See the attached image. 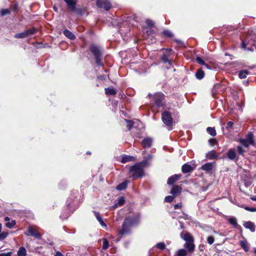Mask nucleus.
<instances>
[{"label": "nucleus", "mask_w": 256, "mask_h": 256, "mask_svg": "<svg viewBox=\"0 0 256 256\" xmlns=\"http://www.w3.org/2000/svg\"><path fill=\"white\" fill-rule=\"evenodd\" d=\"M25 31L27 35V36H29L37 33L38 32V29L36 28L32 27L26 30Z\"/></svg>", "instance_id": "nucleus-28"}, {"label": "nucleus", "mask_w": 256, "mask_h": 256, "mask_svg": "<svg viewBox=\"0 0 256 256\" xmlns=\"http://www.w3.org/2000/svg\"><path fill=\"white\" fill-rule=\"evenodd\" d=\"M182 188L181 186L178 185H174L172 188L170 190V194L174 196H176L180 194L182 192Z\"/></svg>", "instance_id": "nucleus-15"}, {"label": "nucleus", "mask_w": 256, "mask_h": 256, "mask_svg": "<svg viewBox=\"0 0 256 256\" xmlns=\"http://www.w3.org/2000/svg\"><path fill=\"white\" fill-rule=\"evenodd\" d=\"M238 142L246 148H248L250 145L254 146V134L252 132H249L246 138H240L238 140Z\"/></svg>", "instance_id": "nucleus-7"}, {"label": "nucleus", "mask_w": 256, "mask_h": 256, "mask_svg": "<svg viewBox=\"0 0 256 256\" xmlns=\"http://www.w3.org/2000/svg\"><path fill=\"white\" fill-rule=\"evenodd\" d=\"M244 210H246L251 212H256V208H251L248 206H245L244 207Z\"/></svg>", "instance_id": "nucleus-50"}, {"label": "nucleus", "mask_w": 256, "mask_h": 256, "mask_svg": "<svg viewBox=\"0 0 256 256\" xmlns=\"http://www.w3.org/2000/svg\"><path fill=\"white\" fill-rule=\"evenodd\" d=\"M250 199L254 201H256V197H252L250 198Z\"/></svg>", "instance_id": "nucleus-64"}, {"label": "nucleus", "mask_w": 256, "mask_h": 256, "mask_svg": "<svg viewBox=\"0 0 256 256\" xmlns=\"http://www.w3.org/2000/svg\"><path fill=\"white\" fill-rule=\"evenodd\" d=\"M180 236L181 238L186 241V243L184 245L185 249L178 250L176 253L177 256H186L187 252L190 254L193 253L195 249L194 236L187 232H184V234L182 233Z\"/></svg>", "instance_id": "nucleus-1"}, {"label": "nucleus", "mask_w": 256, "mask_h": 256, "mask_svg": "<svg viewBox=\"0 0 256 256\" xmlns=\"http://www.w3.org/2000/svg\"><path fill=\"white\" fill-rule=\"evenodd\" d=\"M125 198L124 196H120L118 200V202L114 205L115 207L118 206H122L125 202Z\"/></svg>", "instance_id": "nucleus-36"}, {"label": "nucleus", "mask_w": 256, "mask_h": 256, "mask_svg": "<svg viewBox=\"0 0 256 256\" xmlns=\"http://www.w3.org/2000/svg\"><path fill=\"white\" fill-rule=\"evenodd\" d=\"M63 34L65 36L70 39V40H74L76 38L75 35L68 30H64L63 32Z\"/></svg>", "instance_id": "nucleus-23"}, {"label": "nucleus", "mask_w": 256, "mask_h": 256, "mask_svg": "<svg viewBox=\"0 0 256 256\" xmlns=\"http://www.w3.org/2000/svg\"><path fill=\"white\" fill-rule=\"evenodd\" d=\"M237 151L240 155H243L244 153H245L246 152L244 150L242 146H237Z\"/></svg>", "instance_id": "nucleus-45"}, {"label": "nucleus", "mask_w": 256, "mask_h": 256, "mask_svg": "<svg viewBox=\"0 0 256 256\" xmlns=\"http://www.w3.org/2000/svg\"><path fill=\"white\" fill-rule=\"evenodd\" d=\"M148 98L157 108L166 106V96L162 92H157L154 94H148Z\"/></svg>", "instance_id": "nucleus-3"}, {"label": "nucleus", "mask_w": 256, "mask_h": 256, "mask_svg": "<svg viewBox=\"0 0 256 256\" xmlns=\"http://www.w3.org/2000/svg\"><path fill=\"white\" fill-rule=\"evenodd\" d=\"M206 240L208 244H212L214 242V238L213 236H210L207 238Z\"/></svg>", "instance_id": "nucleus-47"}, {"label": "nucleus", "mask_w": 256, "mask_h": 256, "mask_svg": "<svg viewBox=\"0 0 256 256\" xmlns=\"http://www.w3.org/2000/svg\"><path fill=\"white\" fill-rule=\"evenodd\" d=\"M228 158L230 160H234L236 158V153L233 148L230 149L227 153Z\"/></svg>", "instance_id": "nucleus-24"}, {"label": "nucleus", "mask_w": 256, "mask_h": 256, "mask_svg": "<svg viewBox=\"0 0 256 256\" xmlns=\"http://www.w3.org/2000/svg\"><path fill=\"white\" fill-rule=\"evenodd\" d=\"M228 222L230 224L232 225L234 228H238V230H240L241 231H242V227L238 224L236 219L235 218H230L228 219Z\"/></svg>", "instance_id": "nucleus-22"}, {"label": "nucleus", "mask_w": 256, "mask_h": 256, "mask_svg": "<svg viewBox=\"0 0 256 256\" xmlns=\"http://www.w3.org/2000/svg\"><path fill=\"white\" fill-rule=\"evenodd\" d=\"M234 123L232 121H228L226 123V128L227 129L232 128Z\"/></svg>", "instance_id": "nucleus-51"}, {"label": "nucleus", "mask_w": 256, "mask_h": 256, "mask_svg": "<svg viewBox=\"0 0 256 256\" xmlns=\"http://www.w3.org/2000/svg\"><path fill=\"white\" fill-rule=\"evenodd\" d=\"M109 247V242L108 240L106 238H102V249L106 250Z\"/></svg>", "instance_id": "nucleus-39"}, {"label": "nucleus", "mask_w": 256, "mask_h": 256, "mask_svg": "<svg viewBox=\"0 0 256 256\" xmlns=\"http://www.w3.org/2000/svg\"><path fill=\"white\" fill-rule=\"evenodd\" d=\"M94 214L95 216L96 217L97 220L100 222V224L102 226H106V223L103 221L102 218L100 214V212L96 211L94 210Z\"/></svg>", "instance_id": "nucleus-26"}, {"label": "nucleus", "mask_w": 256, "mask_h": 256, "mask_svg": "<svg viewBox=\"0 0 256 256\" xmlns=\"http://www.w3.org/2000/svg\"><path fill=\"white\" fill-rule=\"evenodd\" d=\"M214 168V164L212 162H207L202 166L200 169L207 172H210Z\"/></svg>", "instance_id": "nucleus-18"}, {"label": "nucleus", "mask_w": 256, "mask_h": 256, "mask_svg": "<svg viewBox=\"0 0 256 256\" xmlns=\"http://www.w3.org/2000/svg\"><path fill=\"white\" fill-rule=\"evenodd\" d=\"M209 144L212 146H214L218 143V141L215 138H210L208 140Z\"/></svg>", "instance_id": "nucleus-49"}, {"label": "nucleus", "mask_w": 256, "mask_h": 256, "mask_svg": "<svg viewBox=\"0 0 256 256\" xmlns=\"http://www.w3.org/2000/svg\"><path fill=\"white\" fill-rule=\"evenodd\" d=\"M124 220L130 226H132L138 224L140 222V216L138 214H133L132 216H126Z\"/></svg>", "instance_id": "nucleus-9"}, {"label": "nucleus", "mask_w": 256, "mask_h": 256, "mask_svg": "<svg viewBox=\"0 0 256 256\" xmlns=\"http://www.w3.org/2000/svg\"><path fill=\"white\" fill-rule=\"evenodd\" d=\"M89 50L94 56L95 63L97 66H103V52L102 48L98 45L92 44H90L89 46Z\"/></svg>", "instance_id": "nucleus-2"}, {"label": "nucleus", "mask_w": 256, "mask_h": 256, "mask_svg": "<svg viewBox=\"0 0 256 256\" xmlns=\"http://www.w3.org/2000/svg\"><path fill=\"white\" fill-rule=\"evenodd\" d=\"M18 256H26V250L24 246H21L19 250L18 251Z\"/></svg>", "instance_id": "nucleus-33"}, {"label": "nucleus", "mask_w": 256, "mask_h": 256, "mask_svg": "<svg viewBox=\"0 0 256 256\" xmlns=\"http://www.w3.org/2000/svg\"><path fill=\"white\" fill-rule=\"evenodd\" d=\"M196 62L202 66H204L208 69H210V66L208 64H206L205 62L200 57L197 56L196 58Z\"/></svg>", "instance_id": "nucleus-31"}, {"label": "nucleus", "mask_w": 256, "mask_h": 256, "mask_svg": "<svg viewBox=\"0 0 256 256\" xmlns=\"http://www.w3.org/2000/svg\"><path fill=\"white\" fill-rule=\"evenodd\" d=\"M148 34V35H149L150 34L152 33H153L154 32V30H147L146 31H145Z\"/></svg>", "instance_id": "nucleus-59"}, {"label": "nucleus", "mask_w": 256, "mask_h": 256, "mask_svg": "<svg viewBox=\"0 0 256 256\" xmlns=\"http://www.w3.org/2000/svg\"><path fill=\"white\" fill-rule=\"evenodd\" d=\"M207 132L212 136H214L216 134V130L214 128L208 127L206 128Z\"/></svg>", "instance_id": "nucleus-35"}, {"label": "nucleus", "mask_w": 256, "mask_h": 256, "mask_svg": "<svg viewBox=\"0 0 256 256\" xmlns=\"http://www.w3.org/2000/svg\"><path fill=\"white\" fill-rule=\"evenodd\" d=\"M156 248L160 250H164L166 248V244L164 243L160 242L156 244Z\"/></svg>", "instance_id": "nucleus-43"}, {"label": "nucleus", "mask_w": 256, "mask_h": 256, "mask_svg": "<svg viewBox=\"0 0 256 256\" xmlns=\"http://www.w3.org/2000/svg\"><path fill=\"white\" fill-rule=\"evenodd\" d=\"M245 228L249 229L252 232L256 230V226L254 224L250 221L245 222L243 224Z\"/></svg>", "instance_id": "nucleus-17"}, {"label": "nucleus", "mask_w": 256, "mask_h": 256, "mask_svg": "<svg viewBox=\"0 0 256 256\" xmlns=\"http://www.w3.org/2000/svg\"><path fill=\"white\" fill-rule=\"evenodd\" d=\"M66 3L68 9L73 12H76V14L82 16L84 14V10L82 8H76L78 0H64Z\"/></svg>", "instance_id": "nucleus-5"}, {"label": "nucleus", "mask_w": 256, "mask_h": 256, "mask_svg": "<svg viewBox=\"0 0 256 256\" xmlns=\"http://www.w3.org/2000/svg\"><path fill=\"white\" fill-rule=\"evenodd\" d=\"M136 160V158L133 156L124 155L121 160V162L123 164H126L130 162H134Z\"/></svg>", "instance_id": "nucleus-20"}, {"label": "nucleus", "mask_w": 256, "mask_h": 256, "mask_svg": "<svg viewBox=\"0 0 256 256\" xmlns=\"http://www.w3.org/2000/svg\"><path fill=\"white\" fill-rule=\"evenodd\" d=\"M162 120L164 124L167 126H171L172 124V118L171 113L168 110L162 112Z\"/></svg>", "instance_id": "nucleus-8"}, {"label": "nucleus", "mask_w": 256, "mask_h": 256, "mask_svg": "<svg viewBox=\"0 0 256 256\" xmlns=\"http://www.w3.org/2000/svg\"><path fill=\"white\" fill-rule=\"evenodd\" d=\"M161 35L166 38H172L173 37V34L168 30H164L162 33Z\"/></svg>", "instance_id": "nucleus-29"}, {"label": "nucleus", "mask_w": 256, "mask_h": 256, "mask_svg": "<svg viewBox=\"0 0 256 256\" xmlns=\"http://www.w3.org/2000/svg\"><path fill=\"white\" fill-rule=\"evenodd\" d=\"M8 235V232H2L0 234V240L5 239Z\"/></svg>", "instance_id": "nucleus-48"}, {"label": "nucleus", "mask_w": 256, "mask_h": 256, "mask_svg": "<svg viewBox=\"0 0 256 256\" xmlns=\"http://www.w3.org/2000/svg\"><path fill=\"white\" fill-rule=\"evenodd\" d=\"M128 180H124L122 182L117 185L116 189L118 190H126L128 187Z\"/></svg>", "instance_id": "nucleus-25"}, {"label": "nucleus", "mask_w": 256, "mask_h": 256, "mask_svg": "<svg viewBox=\"0 0 256 256\" xmlns=\"http://www.w3.org/2000/svg\"><path fill=\"white\" fill-rule=\"evenodd\" d=\"M148 160L144 159L142 161L136 163L138 166H139L140 168H142L144 169V167H146L148 165Z\"/></svg>", "instance_id": "nucleus-38"}, {"label": "nucleus", "mask_w": 256, "mask_h": 256, "mask_svg": "<svg viewBox=\"0 0 256 256\" xmlns=\"http://www.w3.org/2000/svg\"><path fill=\"white\" fill-rule=\"evenodd\" d=\"M54 256H64V254L60 252H57Z\"/></svg>", "instance_id": "nucleus-58"}, {"label": "nucleus", "mask_w": 256, "mask_h": 256, "mask_svg": "<svg viewBox=\"0 0 256 256\" xmlns=\"http://www.w3.org/2000/svg\"><path fill=\"white\" fill-rule=\"evenodd\" d=\"M16 224V222L14 220H12L11 222H8L6 224V226L9 228H12Z\"/></svg>", "instance_id": "nucleus-41"}, {"label": "nucleus", "mask_w": 256, "mask_h": 256, "mask_svg": "<svg viewBox=\"0 0 256 256\" xmlns=\"http://www.w3.org/2000/svg\"><path fill=\"white\" fill-rule=\"evenodd\" d=\"M64 185H65L64 184H63L62 182H60L59 184V188H62L64 187Z\"/></svg>", "instance_id": "nucleus-61"}, {"label": "nucleus", "mask_w": 256, "mask_h": 256, "mask_svg": "<svg viewBox=\"0 0 256 256\" xmlns=\"http://www.w3.org/2000/svg\"><path fill=\"white\" fill-rule=\"evenodd\" d=\"M66 208L68 210H70L72 208V206L70 202H68L66 204Z\"/></svg>", "instance_id": "nucleus-60"}, {"label": "nucleus", "mask_w": 256, "mask_h": 256, "mask_svg": "<svg viewBox=\"0 0 256 256\" xmlns=\"http://www.w3.org/2000/svg\"><path fill=\"white\" fill-rule=\"evenodd\" d=\"M10 14V12L8 9H2L0 10V15L1 16H4L6 15Z\"/></svg>", "instance_id": "nucleus-44"}, {"label": "nucleus", "mask_w": 256, "mask_h": 256, "mask_svg": "<svg viewBox=\"0 0 256 256\" xmlns=\"http://www.w3.org/2000/svg\"><path fill=\"white\" fill-rule=\"evenodd\" d=\"M18 9V4L17 2H15L13 6L12 10L14 12H17Z\"/></svg>", "instance_id": "nucleus-54"}, {"label": "nucleus", "mask_w": 256, "mask_h": 256, "mask_svg": "<svg viewBox=\"0 0 256 256\" xmlns=\"http://www.w3.org/2000/svg\"><path fill=\"white\" fill-rule=\"evenodd\" d=\"M240 246L246 252H248L249 251V246L246 242L244 240L240 241Z\"/></svg>", "instance_id": "nucleus-34"}, {"label": "nucleus", "mask_w": 256, "mask_h": 256, "mask_svg": "<svg viewBox=\"0 0 256 256\" xmlns=\"http://www.w3.org/2000/svg\"><path fill=\"white\" fill-rule=\"evenodd\" d=\"M14 37L16 38H24L28 37L26 31L16 34Z\"/></svg>", "instance_id": "nucleus-37"}, {"label": "nucleus", "mask_w": 256, "mask_h": 256, "mask_svg": "<svg viewBox=\"0 0 256 256\" xmlns=\"http://www.w3.org/2000/svg\"><path fill=\"white\" fill-rule=\"evenodd\" d=\"M24 234L26 236H33L38 240L42 238L40 234L33 226H29L26 230V232H24Z\"/></svg>", "instance_id": "nucleus-10"}, {"label": "nucleus", "mask_w": 256, "mask_h": 256, "mask_svg": "<svg viewBox=\"0 0 256 256\" xmlns=\"http://www.w3.org/2000/svg\"><path fill=\"white\" fill-rule=\"evenodd\" d=\"M12 251L8 252H4L0 254V256H12Z\"/></svg>", "instance_id": "nucleus-52"}, {"label": "nucleus", "mask_w": 256, "mask_h": 256, "mask_svg": "<svg viewBox=\"0 0 256 256\" xmlns=\"http://www.w3.org/2000/svg\"><path fill=\"white\" fill-rule=\"evenodd\" d=\"M130 228L131 226L124 220L122 224V228L118 230V234L120 235L128 234L130 232Z\"/></svg>", "instance_id": "nucleus-13"}, {"label": "nucleus", "mask_w": 256, "mask_h": 256, "mask_svg": "<svg viewBox=\"0 0 256 256\" xmlns=\"http://www.w3.org/2000/svg\"><path fill=\"white\" fill-rule=\"evenodd\" d=\"M174 198H175V196H166L164 198V201L167 202H171L173 201Z\"/></svg>", "instance_id": "nucleus-46"}, {"label": "nucleus", "mask_w": 256, "mask_h": 256, "mask_svg": "<svg viewBox=\"0 0 256 256\" xmlns=\"http://www.w3.org/2000/svg\"><path fill=\"white\" fill-rule=\"evenodd\" d=\"M256 42V36L251 32L247 36L246 38L242 42V48H246L248 44H251L252 46H254L253 42Z\"/></svg>", "instance_id": "nucleus-11"}, {"label": "nucleus", "mask_w": 256, "mask_h": 256, "mask_svg": "<svg viewBox=\"0 0 256 256\" xmlns=\"http://www.w3.org/2000/svg\"><path fill=\"white\" fill-rule=\"evenodd\" d=\"M105 94L108 96H114L116 94V90L114 88H105Z\"/></svg>", "instance_id": "nucleus-27"}, {"label": "nucleus", "mask_w": 256, "mask_h": 256, "mask_svg": "<svg viewBox=\"0 0 256 256\" xmlns=\"http://www.w3.org/2000/svg\"><path fill=\"white\" fill-rule=\"evenodd\" d=\"M204 248L205 245H204V244H200L198 246L199 250L201 252H204Z\"/></svg>", "instance_id": "nucleus-53"}, {"label": "nucleus", "mask_w": 256, "mask_h": 256, "mask_svg": "<svg viewBox=\"0 0 256 256\" xmlns=\"http://www.w3.org/2000/svg\"><path fill=\"white\" fill-rule=\"evenodd\" d=\"M174 210L180 209L182 208V205L179 204H176L174 206Z\"/></svg>", "instance_id": "nucleus-57"}, {"label": "nucleus", "mask_w": 256, "mask_h": 256, "mask_svg": "<svg viewBox=\"0 0 256 256\" xmlns=\"http://www.w3.org/2000/svg\"><path fill=\"white\" fill-rule=\"evenodd\" d=\"M234 66H238V67L240 68H242L244 66L243 64H241V63L239 64L238 62H234Z\"/></svg>", "instance_id": "nucleus-56"}, {"label": "nucleus", "mask_w": 256, "mask_h": 256, "mask_svg": "<svg viewBox=\"0 0 256 256\" xmlns=\"http://www.w3.org/2000/svg\"><path fill=\"white\" fill-rule=\"evenodd\" d=\"M206 157L208 160H215L218 158V155L214 150H210L206 154Z\"/></svg>", "instance_id": "nucleus-21"}, {"label": "nucleus", "mask_w": 256, "mask_h": 256, "mask_svg": "<svg viewBox=\"0 0 256 256\" xmlns=\"http://www.w3.org/2000/svg\"><path fill=\"white\" fill-rule=\"evenodd\" d=\"M146 23L147 25V26L150 28H152L154 27V21L150 19H146Z\"/></svg>", "instance_id": "nucleus-42"}, {"label": "nucleus", "mask_w": 256, "mask_h": 256, "mask_svg": "<svg viewBox=\"0 0 256 256\" xmlns=\"http://www.w3.org/2000/svg\"><path fill=\"white\" fill-rule=\"evenodd\" d=\"M10 220V218L8 216H6L4 218L5 221H8Z\"/></svg>", "instance_id": "nucleus-62"}, {"label": "nucleus", "mask_w": 256, "mask_h": 256, "mask_svg": "<svg viewBox=\"0 0 256 256\" xmlns=\"http://www.w3.org/2000/svg\"><path fill=\"white\" fill-rule=\"evenodd\" d=\"M152 140L150 138H146L141 142L142 146L144 148H149L152 145Z\"/></svg>", "instance_id": "nucleus-16"}, {"label": "nucleus", "mask_w": 256, "mask_h": 256, "mask_svg": "<svg viewBox=\"0 0 256 256\" xmlns=\"http://www.w3.org/2000/svg\"><path fill=\"white\" fill-rule=\"evenodd\" d=\"M194 168L190 164H185L182 166V172L184 174L190 172H192Z\"/></svg>", "instance_id": "nucleus-19"}, {"label": "nucleus", "mask_w": 256, "mask_h": 256, "mask_svg": "<svg viewBox=\"0 0 256 256\" xmlns=\"http://www.w3.org/2000/svg\"><path fill=\"white\" fill-rule=\"evenodd\" d=\"M129 172L132 174V176L134 180L141 178L144 176V169L136 164L130 167Z\"/></svg>", "instance_id": "nucleus-4"}, {"label": "nucleus", "mask_w": 256, "mask_h": 256, "mask_svg": "<svg viewBox=\"0 0 256 256\" xmlns=\"http://www.w3.org/2000/svg\"><path fill=\"white\" fill-rule=\"evenodd\" d=\"M196 78L198 80H202L204 76V72L202 69H198L195 74Z\"/></svg>", "instance_id": "nucleus-30"}, {"label": "nucleus", "mask_w": 256, "mask_h": 256, "mask_svg": "<svg viewBox=\"0 0 256 256\" xmlns=\"http://www.w3.org/2000/svg\"><path fill=\"white\" fill-rule=\"evenodd\" d=\"M182 175L181 174H174L169 177L167 180V184L169 186H172L176 181L179 180Z\"/></svg>", "instance_id": "nucleus-14"}, {"label": "nucleus", "mask_w": 256, "mask_h": 256, "mask_svg": "<svg viewBox=\"0 0 256 256\" xmlns=\"http://www.w3.org/2000/svg\"><path fill=\"white\" fill-rule=\"evenodd\" d=\"M174 41L178 43V44H180V43L181 42L180 40H176V39L174 40Z\"/></svg>", "instance_id": "nucleus-63"}, {"label": "nucleus", "mask_w": 256, "mask_h": 256, "mask_svg": "<svg viewBox=\"0 0 256 256\" xmlns=\"http://www.w3.org/2000/svg\"><path fill=\"white\" fill-rule=\"evenodd\" d=\"M96 4L98 8H104L106 11L112 8V4L108 0H96Z\"/></svg>", "instance_id": "nucleus-12"}, {"label": "nucleus", "mask_w": 256, "mask_h": 256, "mask_svg": "<svg viewBox=\"0 0 256 256\" xmlns=\"http://www.w3.org/2000/svg\"><path fill=\"white\" fill-rule=\"evenodd\" d=\"M124 120L127 123V128L128 130H130L134 126V122L130 120L125 119Z\"/></svg>", "instance_id": "nucleus-40"}, {"label": "nucleus", "mask_w": 256, "mask_h": 256, "mask_svg": "<svg viewBox=\"0 0 256 256\" xmlns=\"http://www.w3.org/2000/svg\"><path fill=\"white\" fill-rule=\"evenodd\" d=\"M249 74V72L248 70H240L238 72V77L242 79V78H246V76L248 74Z\"/></svg>", "instance_id": "nucleus-32"}, {"label": "nucleus", "mask_w": 256, "mask_h": 256, "mask_svg": "<svg viewBox=\"0 0 256 256\" xmlns=\"http://www.w3.org/2000/svg\"><path fill=\"white\" fill-rule=\"evenodd\" d=\"M97 78L102 81H103V80H105L106 76L104 75H101V76H98Z\"/></svg>", "instance_id": "nucleus-55"}, {"label": "nucleus", "mask_w": 256, "mask_h": 256, "mask_svg": "<svg viewBox=\"0 0 256 256\" xmlns=\"http://www.w3.org/2000/svg\"><path fill=\"white\" fill-rule=\"evenodd\" d=\"M163 52L160 56L161 61L164 64H168L170 66L172 65V60L169 58L172 55V48H162Z\"/></svg>", "instance_id": "nucleus-6"}]
</instances>
